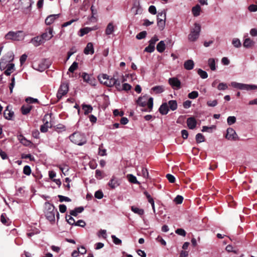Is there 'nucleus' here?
I'll use <instances>...</instances> for the list:
<instances>
[{
  "instance_id": "34",
  "label": "nucleus",
  "mask_w": 257,
  "mask_h": 257,
  "mask_svg": "<svg viewBox=\"0 0 257 257\" xmlns=\"http://www.w3.org/2000/svg\"><path fill=\"white\" fill-rule=\"evenodd\" d=\"M168 107L171 110L174 111L177 108V103L176 100H171L168 101Z\"/></svg>"
},
{
  "instance_id": "18",
  "label": "nucleus",
  "mask_w": 257,
  "mask_h": 257,
  "mask_svg": "<svg viewBox=\"0 0 257 257\" xmlns=\"http://www.w3.org/2000/svg\"><path fill=\"white\" fill-rule=\"evenodd\" d=\"M148 97L147 95L143 96V97H139L137 101V104L141 106H145L148 103Z\"/></svg>"
},
{
  "instance_id": "37",
  "label": "nucleus",
  "mask_w": 257,
  "mask_h": 257,
  "mask_svg": "<svg viewBox=\"0 0 257 257\" xmlns=\"http://www.w3.org/2000/svg\"><path fill=\"white\" fill-rule=\"evenodd\" d=\"M131 210L135 213L138 214L140 215H142L144 213V210L143 209L139 208L134 206L131 207Z\"/></svg>"
},
{
  "instance_id": "31",
  "label": "nucleus",
  "mask_w": 257,
  "mask_h": 257,
  "mask_svg": "<svg viewBox=\"0 0 257 257\" xmlns=\"http://www.w3.org/2000/svg\"><path fill=\"white\" fill-rule=\"evenodd\" d=\"M157 50L160 53L164 51L166 48L165 43L164 41H161L157 45Z\"/></svg>"
},
{
  "instance_id": "25",
  "label": "nucleus",
  "mask_w": 257,
  "mask_h": 257,
  "mask_svg": "<svg viewBox=\"0 0 257 257\" xmlns=\"http://www.w3.org/2000/svg\"><path fill=\"white\" fill-rule=\"evenodd\" d=\"M148 108L147 109H142L141 110L142 111H148L151 112L153 109V98L150 97L147 103Z\"/></svg>"
},
{
  "instance_id": "26",
  "label": "nucleus",
  "mask_w": 257,
  "mask_h": 257,
  "mask_svg": "<svg viewBox=\"0 0 257 257\" xmlns=\"http://www.w3.org/2000/svg\"><path fill=\"white\" fill-rule=\"evenodd\" d=\"M114 27L113 23H109L107 25L106 28L105 29V34L106 35H109L111 34L114 32Z\"/></svg>"
},
{
  "instance_id": "4",
  "label": "nucleus",
  "mask_w": 257,
  "mask_h": 257,
  "mask_svg": "<svg viewBox=\"0 0 257 257\" xmlns=\"http://www.w3.org/2000/svg\"><path fill=\"white\" fill-rule=\"evenodd\" d=\"M14 55L13 53H8L7 55L1 59L0 62V69L4 70L6 69L7 67L9 65V62L14 60Z\"/></svg>"
},
{
  "instance_id": "52",
  "label": "nucleus",
  "mask_w": 257,
  "mask_h": 257,
  "mask_svg": "<svg viewBox=\"0 0 257 257\" xmlns=\"http://www.w3.org/2000/svg\"><path fill=\"white\" fill-rule=\"evenodd\" d=\"M147 32L145 31H142L139 34H138L136 36V38L138 40H141L145 38L146 37Z\"/></svg>"
},
{
  "instance_id": "17",
  "label": "nucleus",
  "mask_w": 257,
  "mask_h": 257,
  "mask_svg": "<svg viewBox=\"0 0 257 257\" xmlns=\"http://www.w3.org/2000/svg\"><path fill=\"white\" fill-rule=\"evenodd\" d=\"M94 48L92 43H88L84 50V53L86 55L93 54L94 53Z\"/></svg>"
},
{
  "instance_id": "9",
  "label": "nucleus",
  "mask_w": 257,
  "mask_h": 257,
  "mask_svg": "<svg viewBox=\"0 0 257 257\" xmlns=\"http://www.w3.org/2000/svg\"><path fill=\"white\" fill-rule=\"evenodd\" d=\"M53 30L51 28H49L45 30V32L41 35L44 43L46 41L50 40L53 37Z\"/></svg>"
},
{
  "instance_id": "47",
  "label": "nucleus",
  "mask_w": 257,
  "mask_h": 257,
  "mask_svg": "<svg viewBox=\"0 0 257 257\" xmlns=\"http://www.w3.org/2000/svg\"><path fill=\"white\" fill-rule=\"evenodd\" d=\"M132 86L128 83H125L121 85L120 91L124 90L128 91L131 90Z\"/></svg>"
},
{
  "instance_id": "21",
  "label": "nucleus",
  "mask_w": 257,
  "mask_h": 257,
  "mask_svg": "<svg viewBox=\"0 0 257 257\" xmlns=\"http://www.w3.org/2000/svg\"><path fill=\"white\" fill-rule=\"evenodd\" d=\"M21 3L23 4L25 2H27V5L25 7L24 9V12L26 14L29 13L31 11V8L33 4V2L32 0H20Z\"/></svg>"
},
{
  "instance_id": "41",
  "label": "nucleus",
  "mask_w": 257,
  "mask_h": 257,
  "mask_svg": "<svg viewBox=\"0 0 257 257\" xmlns=\"http://www.w3.org/2000/svg\"><path fill=\"white\" fill-rule=\"evenodd\" d=\"M215 128V126L211 125V126H203L202 127V132L212 133L213 130Z\"/></svg>"
},
{
  "instance_id": "44",
  "label": "nucleus",
  "mask_w": 257,
  "mask_h": 257,
  "mask_svg": "<svg viewBox=\"0 0 257 257\" xmlns=\"http://www.w3.org/2000/svg\"><path fill=\"white\" fill-rule=\"evenodd\" d=\"M198 74L199 75L201 78L202 79H205L208 77V74L207 72L201 69L198 70Z\"/></svg>"
},
{
  "instance_id": "23",
  "label": "nucleus",
  "mask_w": 257,
  "mask_h": 257,
  "mask_svg": "<svg viewBox=\"0 0 257 257\" xmlns=\"http://www.w3.org/2000/svg\"><path fill=\"white\" fill-rule=\"evenodd\" d=\"M140 169L141 171L138 170V175H141L145 178H148L149 177V172L147 168L141 166Z\"/></svg>"
},
{
  "instance_id": "19",
  "label": "nucleus",
  "mask_w": 257,
  "mask_h": 257,
  "mask_svg": "<svg viewBox=\"0 0 257 257\" xmlns=\"http://www.w3.org/2000/svg\"><path fill=\"white\" fill-rule=\"evenodd\" d=\"M160 113L162 115H166L169 111V107L167 103H163L159 109Z\"/></svg>"
},
{
  "instance_id": "33",
  "label": "nucleus",
  "mask_w": 257,
  "mask_h": 257,
  "mask_svg": "<svg viewBox=\"0 0 257 257\" xmlns=\"http://www.w3.org/2000/svg\"><path fill=\"white\" fill-rule=\"evenodd\" d=\"M201 8L199 5H197L192 9V12L194 16L197 17L200 15Z\"/></svg>"
},
{
  "instance_id": "63",
  "label": "nucleus",
  "mask_w": 257,
  "mask_h": 257,
  "mask_svg": "<svg viewBox=\"0 0 257 257\" xmlns=\"http://www.w3.org/2000/svg\"><path fill=\"white\" fill-rule=\"evenodd\" d=\"M166 178L170 183H174L175 181V177L170 174H167Z\"/></svg>"
},
{
  "instance_id": "1",
  "label": "nucleus",
  "mask_w": 257,
  "mask_h": 257,
  "mask_svg": "<svg viewBox=\"0 0 257 257\" xmlns=\"http://www.w3.org/2000/svg\"><path fill=\"white\" fill-rule=\"evenodd\" d=\"M45 216L50 222L52 223L55 222L56 214L57 219L59 218V212L53 204L50 203L48 202H46L45 203Z\"/></svg>"
},
{
  "instance_id": "8",
  "label": "nucleus",
  "mask_w": 257,
  "mask_h": 257,
  "mask_svg": "<svg viewBox=\"0 0 257 257\" xmlns=\"http://www.w3.org/2000/svg\"><path fill=\"white\" fill-rule=\"evenodd\" d=\"M225 138L230 141H236L238 140V136L233 128L229 127L226 130Z\"/></svg>"
},
{
  "instance_id": "64",
  "label": "nucleus",
  "mask_w": 257,
  "mask_h": 257,
  "mask_svg": "<svg viewBox=\"0 0 257 257\" xmlns=\"http://www.w3.org/2000/svg\"><path fill=\"white\" fill-rule=\"evenodd\" d=\"M248 10L251 12H255L257 11V5H250L248 7Z\"/></svg>"
},
{
  "instance_id": "20",
  "label": "nucleus",
  "mask_w": 257,
  "mask_h": 257,
  "mask_svg": "<svg viewBox=\"0 0 257 257\" xmlns=\"http://www.w3.org/2000/svg\"><path fill=\"white\" fill-rule=\"evenodd\" d=\"M59 15H51L47 17L45 20V23L47 25H50L52 24L55 20L58 18Z\"/></svg>"
},
{
  "instance_id": "3",
  "label": "nucleus",
  "mask_w": 257,
  "mask_h": 257,
  "mask_svg": "<svg viewBox=\"0 0 257 257\" xmlns=\"http://www.w3.org/2000/svg\"><path fill=\"white\" fill-rule=\"evenodd\" d=\"M201 26L198 23H195L194 27L191 29L190 33L188 36V39L190 42L196 41L200 36Z\"/></svg>"
},
{
  "instance_id": "6",
  "label": "nucleus",
  "mask_w": 257,
  "mask_h": 257,
  "mask_svg": "<svg viewBox=\"0 0 257 257\" xmlns=\"http://www.w3.org/2000/svg\"><path fill=\"white\" fill-rule=\"evenodd\" d=\"M231 85L234 88H236L240 90H250L257 88V86L255 85L246 84L236 82H232L231 83Z\"/></svg>"
},
{
  "instance_id": "61",
  "label": "nucleus",
  "mask_w": 257,
  "mask_h": 257,
  "mask_svg": "<svg viewBox=\"0 0 257 257\" xmlns=\"http://www.w3.org/2000/svg\"><path fill=\"white\" fill-rule=\"evenodd\" d=\"M175 232L178 234V235L185 236L186 235V231L184 229L182 228H178L176 230Z\"/></svg>"
},
{
  "instance_id": "60",
  "label": "nucleus",
  "mask_w": 257,
  "mask_h": 257,
  "mask_svg": "<svg viewBox=\"0 0 257 257\" xmlns=\"http://www.w3.org/2000/svg\"><path fill=\"white\" fill-rule=\"evenodd\" d=\"M94 196L96 198H97L98 199H100L103 198V194L102 192L100 190H98L95 192L94 194Z\"/></svg>"
},
{
  "instance_id": "7",
  "label": "nucleus",
  "mask_w": 257,
  "mask_h": 257,
  "mask_svg": "<svg viewBox=\"0 0 257 257\" xmlns=\"http://www.w3.org/2000/svg\"><path fill=\"white\" fill-rule=\"evenodd\" d=\"M68 90V84L67 83H62L57 93L58 99H60L64 95H66Z\"/></svg>"
},
{
  "instance_id": "59",
  "label": "nucleus",
  "mask_w": 257,
  "mask_h": 257,
  "mask_svg": "<svg viewBox=\"0 0 257 257\" xmlns=\"http://www.w3.org/2000/svg\"><path fill=\"white\" fill-rule=\"evenodd\" d=\"M111 238L114 244L118 245L121 243V240L120 239L116 237L115 235H112Z\"/></svg>"
},
{
  "instance_id": "51",
  "label": "nucleus",
  "mask_w": 257,
  "mask_h": 257,
  "mask_svg": "<svg viewBox=\"0 0 257 257\" xmlns=\"http://www.w3.org/2000/svg\"><path fill=\"white\" fill-rule=\"evenodd\" d=\"M48 66L47 65H45L43 62H42L41 64H39L38 67L37 69L39 71L42 72L48 68Z\"/></svg>"
},
{
  "instance_id": "54",
  "label": "nucleus",
  "mask_w": 257,
  "mask_h": 257,
  "mask_svg": "<svg viewBox=\"0 0 257 257\" xmlns=\"http://www.w3.org/2000/svg\"><path fill=\"white\" fill-rule=\"evenodd\" d=\"M236 121V117L234 116H230L227 119V122L228 125H231Z\"/></svg>"
},
{
  "instance_id": "30",
  "label": "nucleus",
  "mask_w": 257,
  "mask_h": 257,
  "mask_svg": "<svg viewBox=\"0 0 257 257\" xmlns=\"http://www.w3.org/2000/svg\"><path fill=\"white\" fill-rule=\"evenodd\" d=\"M95 30H96V28L89 27H85L84 28L81 29L80 30V36L82 37L84 35L88 34L90 31Z\"/></svg>"
},
{
  "instance_id": "39",
  "label": "nucleus",
  "mask_w": 257,
  "mask_h": 257,
  "mask_svg": "<svg viewBox=\"0 0 257 257\" xmlns=\"http://www.w3.org/2000/svg\"><path fill=\"white\" fill-rule=\"evenodd\" d=\"M127 178L128 181L132 183L140 184V182L138 181L137 178L132 174H128L127 175Z\"/></svg>"
},
{
  "instance_id": "38",
  "label": "nucleus",
  "mask_w": 257,
  "mask_h": 257,
  "mask_svg": "<svg viewBox=\"0 0 257 257\" xmlns=\"http://www.w3.org/2000/svg\"><path fill=\"white\" fill-rule=\"evenodd\" d=\"M82 109L84 110V114L85 115L90 113L93 109L91 105L87 104H83L82 105Z\"/></svg>"
},
{
  "instance_id": "45",
  "label": "nucleus",
  "mask_w": 257,
  "mask_h": 257,
  "mask_svg": "<svg viewBox=\"0 0 257 257\" xmlns=\"http://www.w3.org/2000/svg\"><path fill=\"white\" fill-rule=\"evenodd\" d=\"M157 25L159 27V29L160 30L162 31L163 30L165 26V21L160 20L159 21H157Z\"/></svg>"
},
{
  "instance_id": "28",
  "label": "nucleus",
  "mask_w": 257,
  "mask_h": 257,
  "mask_svg": "<svg viewBox=\"0 0 257 257\" xmlns=\"http://www.w3.org/2000/svg\"><path fill=\"white\" fill-rule=\"evenodd\" d=\"M84 210V208L82 206L75 208L74 210H71L70 214L73 216H76L78 213H81Z\"/></svg>"
},
{
  "instance_id": "46",
  "label": "nucleus",
  "mask_w": 257,
  "mask_h": 257,
  "mask_svg": "<svg viewBox=\"0 0 257 257\" xmlns=\"http://www.w3.org/2000/svg\"><path fill=\"white\" fill-rule=\"evenodd\" d=\"M160 20H166V13L165 11H162L161 12H159L157 16V21Z\"/></svg>"
},
{
  "instance_id": "57",
  "label": "nucleus",
  "mask_w": 257,
  "mask_h": 257,
  "mask_svg": "<svg viewBox=\"0 0 257 257\" xmlns=\"http://www.w3.org/2000/svg\"><path fill=\"white\" fill-rule=\"evenodd\" d=\"M58 197L59 198L60 202H61L63 201L70 202L71 201V200L68 197L64 196L61 195H59Z\"/></svg>"
},
{
  "instance_id": "5",
  "label": "nucleus",
  "mask_w": 257,
  "mask_h": 257,
  "mask_svg": "<svg viewBox=\"0 0 257 257\" xmlns=\"http://www.w3.org/2000/svg\"><path fill=\"white\" fill-rule=\"evenodd\" d=\"M24 37L23 32L21 31L17 32L10 31L5 36L6 39L14 41H21L24 39Z\"/></svg>"
},
{
  "instance_id": "42",
  "label": "nucleus",
  "mask_w": 257,
  "mask_h": 257,
  "mask_svg": "<svg viewBox=\"0 0 257 257\" xmlns=\"http://www.w3.org/2000/svg\"><path fill=\"white\" fill-rule=\"evenodd\" d=\"M72 215H67L66 216V220L67 221V222L72 225H74L75 223V221L74 219L72 217Z\"/></svg>"
},
{
  "instance_id": "58",
  "label": "nucleus",
  "mask_w": 257,
  "mask_h": 257,
  "mask_svg": "<svg viewBox=\"0 0 257 257\" xmlns=\"http://www.w3.org/2000/svg\"><path fill=\"white\" fill-rule=\"evenodd\" d=\"M228 86L226 83H220L218 86L217 89L219 90H224L227 88Z\"/></svg>"
},
{
  "instance_id": "62",
  "label": "nucleus",
  "mask_w": 257,
  "mask_h": 257,
  "mask_svg": "<svg viewBox=\"0 0 257 257\" xmlns=\"http://www.w3.org/2000/svg\"><path fill=\"white\" fill-rule=\"evenodd\" d=\"M217 100H209L207 102V105L210 107H214L217 105Z\"/></svg>"
},
{
  "instance_id": "55",
  "label": "nucleus",
  "mask_w": 257,
  "mask_h": 257,
  "mask_svg": "<svg viewBox=\"0 0 257 257\" xmlns=\"http://www.w3.org/2000/svg\"><path fill=\"white\" fill-rule=\"evenodd\" d=\"M23 173L26 175H30L31 173V169L30 167L28 165L24 166L23 169Z\"/></svg>"
},
{
  "instance_id": "10",
  "label": "nucleus",
  "mask_w": 257,
  "mask_h": 257,
  "mask_svg": "<svg viewBox=\"0 0 257 257\" xmlns=\"http://www.w3.org/2000/svg\"><path fill=\"white\" fill-rule=\"evenodd\" d=\"M120 184L119 179L114 176H112L108 183V186L112 189H114L119 186Z\"/></svg>"
},
{
  "instance_id": "22",
  "label": "nucleus",
  "mask_w": 257,
  "mask_h": 257,
  "mask_svg": "<svg viewBox=\"0 0 257 257\" xmlns=\"http://www.w3.org/2000/svg\"><path fill=\"white\" fill-rule=\"evenodd\" d=\"M194 66V63L193 60H188L186 61L184 63V67L185 69L187 70H190L193 69Z\"/></svg>"
},
{
  "instance_id": "49",
  "label": "nucleus",
  "mask_w": 257,
  "mask_h": 257,
  "mask_svg": "<svg viewBox=\"0 0 257 257\" xmlns=\"http://www.w3.org/2000/svg\"><path fill=\"white\" fill-rule=\"evenodd\" d=\"M19 139L20 140L21 142L26 146H29L31 143V142L30 141L27 140L26 138H25L23 136H20Z\"/></svg>"
},
{
  "instance_id": "12",
  "label": "nucleus",
  "mask_w": 257,
  "mask_h": 257,
  "mask_svg": "<svg viewBox=\"0 0 257 257\" xmlns=\"http://www.w3.org/2000/svg\"><path fill=\"white\" fill-rule=\"evenodd\" d=\"M117 75H118V72L114 73L113 76L111 77H110L109 76L106 86L110 87L113 86L117 81Z\"/></svg>"
},
{
  "instance_id": "11",
  "label": "nucleus",
  "mask_w": 257,
  "mask_h": 257,
  "mask_svg": "<svg viewBox=\"0 0 257 257\" xmlns=\"http://www.w3.org/2000/svg\"><path fill=\"white\" fill-rule=\"evenodd\" d=\"M169 82L174 89H179L181 87V82L177 78H170Z\"/></svg>"
},
{
  "instance_id": "14",
  "label": "nucleus",
  "mask_w": 257,
  "mask_h": 257,
  "mask_svg": "<svg viewBox=\"0 0 257 257\" xmlns=\"http://www.w3.org/2000/svg\"><path fill=\"white\" fill-rule=\"evenodd\" d=\"M14 115V112L11 110L9 109V106H7L4 112V116L5 118L8 120H11L12 119Z\"/></svg>"
},
{
  "instance_id": "56",
  "label": "nucleus",
  "mask_w": 257,
  "mask_h": 257,
  "mask_svg": "<svg viewBox=\"0 0 257 257\" xmlns=\"http://www.w3.org/2000/svg\"><path fill=\"white\" fill-rule=\"evenodd\" d=\"M78 67V63L76 62H74L69 67L68 71L70 72L73 73Z\"/></svg>"
},
{
  "instance_id": "24",
  "label": "nucleus",
  "mask_w": 257,
  "mask_h": 257,
  "mask_svg": "<svg viewBox=\"0 0 257 257\" xmlns=\"http://www.w3.org/2000/svg\"><path fill=\"white\" fill-rule=\"evenodd\" d=\"M109 76L105 74H99L98 76V79L101 83L106 85Z\"/></svg>"
},
{
  "instance_id": "35",
  "label": "nucleus",
  "mask_w": 257,
  "mask_h": 257,
  "mask_svg": "<svg viewBox=\"0 0 257 257\" xmlns=\"http://www.w3.org/2000/svg\"><path fill=\"white\" fill-rule=\"evenodd\" d=\"M151 90L154 91L156 94H159L164 91L163 86H156L152 88Z\"/></svg>"
},
{
  "instance_id": "40",
  "label": "nucleus",
  "mask_w": 257,
  "mask_h": 257,
  "mask_svg": "<svg viewBox=\"0 0 257 257\" xmlns=\"http://www.w3.org/2000/svg\"><path fill=\"white\" fill-rule=\"evenodd\" d=\"M1 221L5 225H8L9 219L7 217L6 213H2L1 216Z\"/></svg>"
},
{
  "instance_id": "53",
  "label": "nucleus",
  "mask_w": 257,
  "mask_h": 257,
  "mask_svg": "<svg viewBox=\"0 0 257 257\" xmlns=\"http://www.w3.org/2000/svg\"><path fill=\"white\" fill-rule=\"evenodd\" d=\"M198 96V92L196 91H193L189 93L188 97L190 99H195Z\"/></svg>"
},
{
  "instance_id": "29",
  "label": "nucleus",
  "mask_w": 257,
  "mask_h": 257,
  "mask_svg": "<svg viewBox=\"0 0 257 257\" xmlns=\"http://www.w3.org/2000/svg\"><path fill=\"white\" fill-rule=\"evenodd\" d=\"M254 44V42L250 38H246L243 43V47L248 48L251 47Z\"/></svg>"
},
{
  "instance_id": "16",
  "label": "nucleus",
  "mask_w": 257,
  "mask_h": 257,
  "mask_svg": "<svg viewBox=\"0 0 257 257\" xmlns=\"http://www.w3.org/2000/svg\"><path fill=\"white\" fill-rule=\"evenodd\" d=\"M187 124L190 129H194L197 124V121L194 117H189L187 120Z\"/></svg>"
},
{
  "instance_id": "2",
  "label": "nucleus",
  "mask_w": 257,
  "mask_h": 257,
  "mask_svg": "<svg viewBox=\"0 0 257 257\" xmlns=\"http://www.w3.org/2000/svg\"><path fill=\"white\" fill-rule=\"evenodd\" d=\"M70 141L79 146H82L86 143V139L84 135L75 132L69 136Z\"/></svg>"
},
{
  "instance_id": "50",
  "label": "nucleus",
  "mask_w": 257,
  "mask_h": 257,
  "mask_svg": "<svg viewBox=\"0 0 257 257\" xmlns=\"http://www.w3.org/2000/svg\"><path fill=\"white\" fill-rule=\"evenodd\" d=\"M155 50V45L151 44L149 43V45L148 46L145 48V51L149 52V53H152Z\"/></svg>"
},
{
  "instance_id": "13",
  "label": "nucleus",
  "mask_w": 257,
  "mask_h": 257,
  "mask_svg": "<svg viewBox=\"0 0 257 257\" xmlns=\"http://www.w3.org/2000/svg\"><path fill=\"white\" fill-rule=\"evenodd\" d=\"M125 81V79L123 75H119L118 73V75H117V81L116 82V84L114 85L118 91H120V87H121V83Z\"/></svg>"
},
{
  "instance_id": "48",
  "label": "nucleus",
  "mask_w": 257,
  "mask_h": 257,
  "mask_svg": "<svg viewBox=\"0 0 257 257\" xmlns=\"http://www.w3.org/2000/svg\"><path fill=\"white\" fill-rule=\"evenodd\" d=\"M232 44L236 48H239L241 46V42L237 38H234L232 40Z\"/></svg>"
},
{
  "instance_id": "32",
  "label": "nucleus",
  "mask_w": 257,
  "mask_h": 257,
  "mask_svg": "<svg viewBox=\"0 0 257 257\" xmlns=\"http://www.w3.org/2000/svg\"><path fill=\"white\" fill-rule=\"evenodd\" d=\"M32 108V106L30 105H23L21 107L22 113L24 115H26L30 112Z\"/></svg>"
},
{
  "instance_id": "43",
  "label": "nucleus",
  "mask_w": 257,
  "mask_h": 257,
  "mask_svg": "<svg viewBox=\"0 0 257 257\" xmlns=\"http://www.w3.org/2000/svg\"><path fill=\"white\" fill-rule=\"evenodd\" d=\"M196 141L197 143H200L204 142V137L202 134L198 133L196 135Z\"/></svg>"
},
{
  "instance_id": "27",
  "label": "nucleus",
  "mask_w": 257,
  "mask_h": 257,
  "mask_svg": "<svg viewBox=\"0 0 257 257\" xmlns=\"http://www.w3.org/2000/svg\"><path fill=\"white\" fill-rule=\"evenodd\" d=\"M15 67V64L11 63L8 65L6 68V70L4 72V74L7 76H9L14 71Z\"/></svg>"
},
{
  "instance_id": "15",
  "label": "nucleus",
  "mask_w": 257,
  "mask_h": 257,
  "mask_svg": "<svg viewBox=\"0 0 257 257\" xmlns=\"http://www.w3.org/2000/svg\"><path fill=\"white\" fill-rule=\"evenodd\" d=\"M31 42L35 47H38L40 46L41 44L44 43L41 36H36L32 38L31 40Z\"/></svg>"
},
{
  "instance_id": "36",
  "label": "nucleus",
  "mask_w": 257,
  "mask_h": 257,
  "mask_svg": "<svg viewBox=\"0 0 257 257\" xmlns=\"http://www.w3.org/2000/svg\"><path fill=\"white\" fill-rule=\"evenodd\" d=\"M208 64L211 70L214 71L216 70L215 61L214 58L209 59Z\"/></svg>"
}]
</instances>
